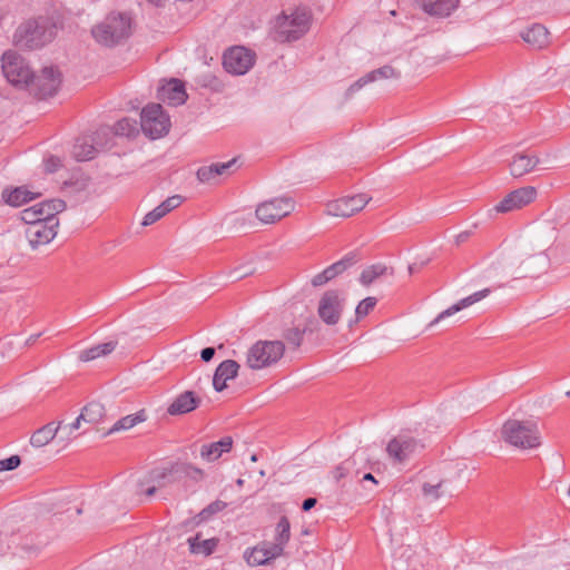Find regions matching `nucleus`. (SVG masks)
I'll return each instance as SVG.
<instances>
[{
	"instance_id": "774afa93",
	"label": "nucleus",
	"mask_w": 570,
	"mask_h": 570,
	"mask_svg": "<svg viewBox=\"0 0 570 570\" xmlns=\"http://www.w3.org/2000/svg\"><path fill=\"white\" fill-rule=\"evenodd\" d=\"M236 483H237V485H238V487H242V485H243V483H244V481H243L242 479H238V480L236 481Z\"/></svg>"
},
{
	"instance_id": "4c0bfd02",
	"label": "nucleus",
	"mask_w": 570,
	"mask_h": 570,
	"mask_svg": "<svg viewBox=\"0 0 570 570\" xmlns=\"http://www.w3.org/2000/svg\"><path fill=\"white\" fill-rule=\"evenodd\" d=\"M289 529L291 525L288 519L286 517H282L276 527L275 542L272 543L273 546H279V548H282V552L289 540Z\"/></svg>"
},
{
	"instance_id": "338daca9",
	"label": "nucleus",
	"mask_w": 570,
	"mask_h": 570,
	"mask_svg": "<svg viewBox=\"0 0 570 570\" xmlns=\"http://www.w3.org/2000/svg\"><path fill=\"white\" fill-rule=\"evenodd\" d=\"M250 461H252V462H256V461H257V455H256V454H252V456H250Z\"/></svg>"
},
{
	"instance_id": "9b49d317",
	"label": "nucleus",
	"mask_w": 570,
	"mask_h": 570,
	"mask_svg": "<svg viewBox=\"0 0 570 570\" xmlns=\"http://www.w3.org/2000/svg\"><path fill=\"white\" fill-rule=\"evenodd\" d=\"M346 294L343 291L330 289L323 293V323L335 325L341 320L346 306Z\"/></svg>"
},
{
	"instance_id": "69168bd1",
	"label": "nucleus",
	"mask_w": 570,
	"mask_h": 570,
	"mask_svg": "<svg viewBox=\"0 0 570 570\" xmlns=\"http://www.w3.org/2000/svg\"><path fill=\"white\" fill-rule=\"evenodd\" d=\"M312 284H313L314 286H317V285H320V284H321V274H317V275H315V276L313 277V279H312Z\"/></svg>"
},
{
	"instance_id": "37998d69",
	"label": "nucleus",
	"mask_w": 570,
	"mask_h": 570,
	"mask_svg": "<svg viewBox=\"0 0 570 570\" xmlns=\"http://www.w3.org/2000/svg\"><path fill=\"white\" fill-rule=\"evenodd\" d=\"M376 302L377 301L375 297H366L363 301H361L355 308V315H356L355 322H357L360 318L368 315L370 312L373 311V308L375 307Z\"/></svg>"
},
{
	"instance_id": "49530a36",
	"label": "nucleus",
	"mask_w": 570,
	"mask_h": 570,
	"mask_svg": "<svg viewBox=\"0 0 570 570\" xmlns=\"http://www.w3.org/2000/svg\"><path fill=\"white\" fill-rule=\"evenodd\" d=\"M313 331V327L312 326H306L304 330H299L298 327H293V328H289L286 334H285V337L286 340L294 344L295 346H298L301 344V341H302V336L303 334L306 332V331Z\"/></svg>"
},
{
	"instance_id": "8fccbe9b",
	"label": "nucleus",
	"mask_w": 570,
	"mask_h": 570,
	"mask_svg": "<svg viewBox=\"0 0 570 570\" xmlns=\"http://www.w3.org/2000/svg\"><path fill=\"white\" fill-rule=\"evenodd\" d=\"M227 507V503L224 502V501H220V500H216L214 502H212L209 505H207L202 512L200 514L204 517V518H207L212 514H215L217 512H220L222 510H224L225 508Z\"/></svg>"
},
{
	"instance_id": "c756f323",
	"label": "nucleus",
	"mask_w": 570,
	"mask_h": 570,
	"mask_svg": "<svg viewBox=\"0 0 570 570\" xmlns=\"http://www.w3.org/2000/svg\"><path fill=\"white\" fill-rule=\"evenodd\" d=\"M460 0H436L425 2L423 9L426 13L438 17H448L459 6Z\"/></svg>"
},
{
	"instance_id": "423d86ee",
	"label": "nucleus",
	"mask_w": 570,
	"mask_h": 570,
	"mask_svg": "<svg viewBox=\"0 0 570 570\" xmlns=\"http://www.w3.org/2000/svg\"><path fill=\"white\" fill-rule=\"evenodd\" d=\"M1 68L6 79L19 88L28 87L35 76L27 60L12 50L6 51L2 55Z\"/></svg>"
},
{
	"instance_id": "2eb2a0df",
	"label": "nucleus",
	"mask_w": 570,
	"mask_h": 570,
	"mask_svg": "<svg viewBox=\"0 0 570 570\" xmlns=\"http://www.w3.org/2000/svg\"><path fill=\"white\" fill-rule=\"evenodd\" d=\"M279 556H282V548L266 542L253 549H247L244 552L246 562L252 567L267 564L271 560H274Z\"/></svg>"
},
{
	"instance_id": "e2e57ef3",
	"label": "nucleus",
	"mask_w": 570,
	"mask_h": 570,
	"mask_svg": "<svg viewBox=\"0 0 570 570\" xmlns=\"http://www.w3.org/2000/svg\"><path fill=\"white\" fill-rule=\"evenodd\" d=\"M362 480H363V481H371V482H373V483H377V481L375 480V478L373 476V474H372V473H366V474H364Z\"/></svg>"
},
{
	"instance_id": "7c9ffc66",
	"label": "nucleus",
	"mask_w": 570,
	"mask_h": 570,
	"mask_svg": "<svg viewBox=\"0 0 570 570\" xmlns=\"http://www.w3.org/2000/svg\"><path fill=\"white\" fill-rule=\"evenodd\" d=\"M72 154L78 161H86L96 156L97 149L92 145L91 139L88 137H81L78 138L73 145Z\"/></svg>"
},
{
	"instance_id": "9d476101",
	"label": "nucleus",
	"mask_w": 570,
	"mask_h": 570,
	"mask_svg": "<svg viewBox=\"0 0 570 570\" xmlns=\"http://www.w3.org/2000/svg\"><path fill=\"white\" fill-rule=\"evenodd\" d=\"M255 63V53L244 47H234L224 53L223 65L227 72L243 76L247 73Z\"/></svg>"
},
{
	"instance_id": "4d7b16f0",
	"label": "nucleus",
	"mask_w": 570,
	"mask_h": 570,
	"mask_svg": "<svg viewBox=\"0 0 570 570\" xmlns=\"http://www.w3.org/2000/svg\"><path fill=\"white\" fill-rule=\"evenodd\" d=\"M215 355V348L214 347H205L200 352V357L204 362H209Z\"/></svg>"
},
{
	"instance_id": "79ce46f5",
	"label": "nucleus",
	"mask_w": 570,
	"mask_h": 570,
	"mask_svg": "<svg viewBox=\"0 0 570 570\" xmlns=\"http://www.w3.org/2000/svg\"><path fill=\"white\" fill-rule=\"evenodd\" d=\"M344 198L347 203L348 208L353 209V215L355 213H358L360 210H362L367 205V203L371 200V197L367 196L366 194H358L355 196H350V197H344Z\"/></svg>"
},
{
	"instance_id": "680f3d73",
	"label": "nucleus",
	"mask_w": 570,
	"mask_h": 570,
	"mask_svg": "<svg viewBox=\"0 0 570 570\" xmlns=\"http://www.w3.org/2000/svg\"><path fill=\"white\" fill-rule=\"evenodd\" d=\"M331 570H343V566L340 562H335L334 560L331 561Z\"/></svg>"
},
{
	"instance_id": "f704fd0d",
	"label": "nucleus",
	"mask_w": 570,
	"mask_h": 570,
	"mask_svg": "<svg viewBox=\"0 0 570 570\" xmlns=\"http://www.w3.org/2000/svg\"><path fill=\"white\" fill-rule=\"evenodd\" d=\"M171 473H175L179 478H188L193 481H200L204 479V471L190 463H176L170 469Z\"/></svg>"
},
{
	"instance_id": "bb28decb",
	"label": "nucleus",
	"mask_w": 570,
	"mask_h": 570,
	"mask_svg": "<svg viewBox=\"0 0 570 570\" xmlns=\"http://www.w3.org/2000/svg\"><path fill=\"white\" fill-rule=\"evenodd\" d=\"M60 430V423L56 424L55 422H50L45 426L38 429L31 436L30 443L36 448H42L47 445L50 441L55 439L57 433Z\"/></svg>"
},
{
	"instance_id": "473e14b6",
	"label": "nucleus",
	"mask_w": 570,
	"mask_h": 570,
	"mask_svg": "<svg viewBox=\"0 0 570 570\" xmlns=\"http://www.w3.org/2000/svg\"><path fill=\"white\" fill-rule=\"evenodd\" d=\"M146 413L145 411H139L135 414H130V415H126L121 419H119L110 429L109 431L106 433V435H109V434H112V433H116V432H120V431H127L131 428H134L135 425H137L138 423H141V422H145L146 421Z\"/></svg>"
},
{
	"instance_id": "2f4dec72",
	"label": "nucleus",
	"mask_w": 570,
	"mask_h": 570,
	"mask_svg": "<svg viewBox=\"0 0 570 570\" xmlns=\"http://www.w3.org/2000/svg\"><path fill=\"white\" fill-rule=\"evenodd\" d=\"M386 274L392 275L393 271L383 264H373L362 271V273L360 275V283L363 286H370L379 277L384 276Z\"/></svg>"
},
{
	"instance_id": "39448f33",
	"label": "nucleus",
	"mask_w": 570,
	"mask_h": 570,
	"mask_svg": "<svg viewBox=\"0 0 570 570\" xmlns=\"http://www.w3.org/2000/svg\"><path fill=\"white\" fill-rule=\"evenodd\" d=\"M55 36L52 27L46 19L29 20L17 29L16 42L28 49H37L51 41Z\"/></svg>"
},
{
	"instance_id": "cd10ccee",
	"label": "nucleus",
	"mask_w": 570,
	"mask_h": 570,
	"mask_svg": "<svg viewBox=\"0 0 570 570\" xmlns=\"http://www.w3.org/2000/svg\"><path fill=\"white\" fill-rule=\"evenodd\" d=\"M36 197V194L28 190L26 187H17L12 190L4 189L2 191V199L6 204L19 207L28 203L29 200L33 199Z\"/></svg>"
},
{
	"instance_id": "f257e3e1",
	"label": "nucleus",
	"mask_w": 570,
	"mask_h": 570,
	"mask_svg": "<svg viewBox=\"0 0 570 570\" xmlns=\"http://www.w3.org/2000/svg\"><path fill=\"white\" fill-rule=\"evenodd\" d=\"M131 33V19L125 13H110L91 29L94 39L101 46L114 47Z\"/></svg>"
},
{
	"instance_id": "a211bd4d",
	"label": "nucleus",
	"mask_w": 570,
	"mask_h": 570,
	"mask_svg": "<svg viewBox=\"0 0 570 570\" xmlns=\"http://www.w3.org/2000/svg\"><path fill=\"white\" fill-rule=\"evenodd\" d=\"M239 370V364L234 360H226L222 362L213 377V386L215 391L222 392L227 387V382L237 376Z\"/></svg>"
},
{
	"instance_id": "c03bdc74",
	"label": "nucleus",
	"mask_w": 570,
	"mask_h": 570,
	"mask_svg": "<svg viewBox=\"0 0 570 570\" xmlns=\"http://www.w3.org/2000/svg\"><path fill=\"white\" fill-rule=\"evenodd\" d=\"M442 485L443 481H440L436 484L424 483L422 487V492L428 500L435 501L442 495Z\"/></svg>"
},
{
	"instance_id": "20e7f679",
	"label": "nucleus",
	"mask_w": 570,
	"mask_h": 570,
	"mask_svg": "<svg viewBox=\"0 0 570 570\" xmlns=\"http://www.w3.org/2000/svg\"><path fill=\"white\" fill-rule=\"evenodd\" d=\"M309 26V14L305 9H296L291 14L283 13L276 20L274 39L279 42L295 41L301 38Z\"/></svg>"
},
{
	"instance_id": "f8f14e48",
	"label": "nucleus",
	"mask_w": 570,
	"mask_h": 570,
	"mask_svg": "<svg viewBox=\"0 0 570 570\" xmlns=\"http://www.w3.org/2000/svg\"><path fill=\"white\" fill-rule=\"evenodd\" d=\"M61 83L59 71L53 67H45L41 73L31 80L35 95L40 98L53 96Z\"/></svg>"
},
{
	"instance_id": "864d4df0",
	"label": "nucleus",
	"mask_w": 570,
	"mask_h": 570,
	"mask_svg": "<svg viewBox=\"0 0 570 570\" xmlns=\"http://www.w3.org/2000/svg\"><path fill=\"white\" fill-rule=\"evenodd\" d=\"M235 161H236L235 159H232V160H229L227 163L212 164L216 177L222 176V175H226L228 169L235 164Z\"/></svg>"
},
{
	"instance_id": "c9c22d12",
	"label": "nucleus",
	"mask_w": 570,
	"mask_h": 570,
	"mask_svg": "<svg viewBox=\"0 0 570 570\" xmlns=\"http://www.w3.org/2000/svg\"><path fill=\"white\" fill-rule=\"evenodd\" d=\"M105 416V406L99 402H90L87 404L81 413L80 419L90 424L99 423Z\"/></svg>"
},
{
	"instance_id": "603ef678",
	"label": "nucleus",
	"mask_w": 570,
	"mask_h": 570,
	"mask_svg": "<svg viewBox=\"0 0 570 570\" xmlns=\"http://www.w3.org/2000/svg\"><path fill=\"white\" fill-rule=\"evenodd\" d=\"M255 273V269L250 266H242V267H238V268H235L234 271H232L230 273V277H233L234 279H242L248 275H252Z\"/></svg>"
},
{
	"instance_id": "412c9836",
	"label": "nucleus",
	"mask_w": 570,
	"mask_h": 570,
	"mask_svg": "<svg viewBox=\"0 0 570 570\" xmlns=\"http://www.w3.org/2000/svg\"><path fill=\"white\" fill-rule=\"evenodd\" d=\"M183 203L180 195H174L165 199L156 208L147 213L141 222L142 226H150L161 219L166 214L177 208Z\"/></svg>"
},
{
	"instance_id": "a878e982",
	"label": "nucleus",
	"mask_w": 570,
	"mask_h": 570,
	"mask_svg": "<svg viewBox=\"0 0 570 570\" xmlns=\"http://www.w3.org/2000/svg\"><path fill=\"white\" fill-rule=\"evenodd\" d=\"M187 543L193 554L208 557L216 550L218 546V539H205L203 538L202 533H196L195 535L187 539Z\"/></svg>"
},
{
	"instance_id": "de8ad7c7",
	"label": "nucleus",
	"mask_w": 570,
	"mask_h": 570,
	"mask_svg": "<svg viewBox=\"0 0 570 570\" xmlns=\"http://www.w3.org/2000/svg\"><path fill=\"white\" fill-rule=\"evenodd\" d=\"M33 206L28 207L21 212V219L28 225L32 226L35 224H42L41 218H39Z\"/></svg>"
},
{
	"instance_id": "1a4fd4ad",
	"label": "nucleus",
	"mask_w": 570,
	"mask_h": 570,
	"mask_svg": "<svg viewBox=\"0 0 570 570\" xmlns=\"http://www.w3.org/2000/svg\"><path fill=\"white\" fill-rule=\"evenodd\" d=\"M295 208V203L291 197H276L261 203L255 210V215L263 224H274L289 215Z\"/></svg>"
},
{
	"instance_id": "f3484780",
	"label": "nucleus",
	"mask_w": 570,
	"mask_h": 570,
	"mask_svg": "<svg viewBox=\"0 0 570 570\" xmlns=\"http://www.w3.org/2000/svg\"><path fill=\"white\" fill-rule=\"evenodd\" d=\"M202 399L193 391H185L177 395L167 407L170 415H183L197 409Z\"/></svg>"
},
{
	"instance_id": "0eeeda50",
	"label": "nucleus",
	"mask_w": 570,
	"mask_h": 570,
	"mask_svg": "<svg viewBox=\"0 0 570 570\" xmlns=\"http://www.w3.org/2000/svg\"><path fill=\"white\" fill-rule=\"evenodd\" d=\"M140 126L146 136L157 139L169 131L170 119L159 104H150L141 110Z\"/></svg>"
},
{
	"instance_id": "f03ea898",
	"label": "nucleus",
	"mask_w": 570,
	"mask_h": 570,
	"mask_svg": "<svg viewBox=\"0 0 570 570\" xmlns=\"http://www.w3.org/2000/svg\"><path fill=\"white\" fill-rule=\"evenodd\" d=\"M502 440L518 449L530 450L541 445V434L538 424L533 421L510 419L501 429Z\"/></svg>"
},
{
	"instance_id": "ddd939ff",
	"label": "nucleus",
	"mask_w": 570,
	"mask_h": 570,
	"mask_svg": "<svg viewBox=\"0 0 570 570\" xmlns=\"http://www.w3.org/2000/svg\"><path fill=\"white\" fill-rule=\"evenodd\" d=\"M535 197L537 189L534 187H521L509 193L498 205H495L494 209L498 213H509L529 205L535 199Z\"/></svg>"
},
{
	"instance_id": "6ab92c4d",
	"label": "nucleus",
	"mask_w": 570,
	"mask_h": 570,
	"mask_svg": "<svg viewBox=\"0 0 570 570\" xmlns=\"http://www.w3.org/2000/svg\"><path fill=\"white\" fill-rule=\"evenodd\" d=\"M360 261L356 252L347 253L343 258L323 269V285L342 275Z\"/></svg>"
},
{
	"instance_id": "0e129e2a",
	"label": "nucleus",
	"mask_w": 570,
	"mask_h": 570,
	"mask_svg": "<svg viewBox=\"0 0 570 570\" xmlns=\"http://www.w3.org/2000/svg\"><path fill=\"white\" fill-rule=\"evenodd\" d=\"M40 335H41V334H36V335H31V336H29V338L26 341V344H27V345H31V344H33Z\"/></svg>"
},
{
	"instance_id": "5fc2aeb1",
	"label": "nucleus",
	"mask_w": 570,
	"mask_h": 570,
	"mask_svg": "<svg viewBox=\"0 0 570 570\" xmlns=\"http://www.w3.org/2000/svg\"><path fill=\"white\" fill-rule=\"evenodd\" d=\"M81 421H83V419H80V414H79L72 423L63 425V426L60 425V431L62 433H66L67 436H70L76 430H78L80 428Z\"/></svg>"
},
{
	"instance_id": "72a5a7b5",
	"label": "nucleus",
	"mask_w": 570,
	"mask_h": 570,
	"mask_svg": "<svg viewBox=\"0 0 570 570\" xmlns=\"http://www.w3.org/2000/svg\"><path fill=\"white\" fill-rule=\"evenodd\" d=\"M330 217L348 218L353 216V209H350L345 198H340L326 203L323 210Z\"/></svg>"
},
{
	"instance_id": "052dcab7",
	"label": "nucleus",
	"mask_w": 570,
	"mask_h": 570,
	"mask_svg": "<svg viewBox=\"0 0 570 570\" xmlns=\"http://www.w3.org/2000/svg\"><path fill=\"white\" fill-rule=\"evenodd\" d=\"M470 236V233L469 232H463V233H460L458 236H456V243L460 244V243H463L465 242Z\"/></svg>"
},
{
	"instance_id": "e433bc0d",
	"label": "nucleus",
	"mask_w": 570,
	"mask_h": 570,
	"mask_svg": "<svg viewBox=\"0 0 570 570\" xmlns=\"http://www.w3.org/2000/svg\"><path fill=\"white\" fill-rule=\"evenodd\" d=\"M528 264H534L535 267H531L527 269L523 274H521L519 277H538L541 273L546 272L548 269L549 259L544 254H538L529 257L527 259Z\"/></svg>"
},
{
	"instance_id": "4468645a",
	"label": "nucleus",
	"mask_w": 570,
	"mask_h": 570,
	"mask_svg": "<svg viewBox=\"0 0 570 570\" xmlns=\"http://www.w3.org/2000/svg\"><path fill=\"white\" fill-rule=\"evenodd\" d=\"M59 224H35L26 229V237L32 249H37L41 245L49 244L57 235Z\"/></svg>"
},
{
	"instance_id": "bf43d9fd",
	"label": "nucleus",
	"mask_w": 570,
	"mask_h": 570,
	"mask_svg": "<svg viewBox=\"0 0 570 570\" xmlns=\"http://www.w3.org/2000/svg\"><path fill=\"white\" fill-rule=\"evenodd\" d=\"M137 492H139V493H142V492H144L147 497H151V495H154V494H155V492H156V487H155V485H151V487H148V488H147V489H145V490H144L142 488H140V489H138V490H137Z\"/></svg>"
},
{
	"instance_id": "a19ab883",
	"label": "nucleus",
	"mask_w": 570,
	"mask_h": 570,
	"mask_svg": "<svg viewBox=\"0 0 570 570\" xmlns=\"http://www.w3.org/2000/svg\"><path fill=\"white\" fill-rule=\"evenodd\" d=\"M367 73H368V79H372L373 82L379 79H389V78L400 77V72H397L392 66H389V65L377 68L375 70H372Z\"/></svg>"
},
{
	"instance_id": "13d9d810",
	"label": "nucleus",
	"mask_w": 570,
	"mask_h": 570,
	"mask_svg": "<svg viewBox=\"0 0 570 570\" xmlns=\"http://www.w3.org/2000/svg\"><path fill=\"white\" fill-rule=\"evenodd\" d=\"M317 503V499L316 498H307L303 501V504H302V509L304 511H308L311 510L312 508H314Z\"/></svg>"
},
{
	"instance_id": "7ed1b4c3",
	"label": "nucleus",
	"mask_w": 570,
	"mask_h": 570,
	"mask_svg": "<svg viewBox=\"0 0 570 570\" xmlns=\"http://www.w3.org/2000/svg\"><path fill=\"white\" fill-rule=\"evenodd\" d=\"M285 345L281 341H257L246 353V365L252 370H263L276 364L284 355Z\"/></svg>"
},
{
	"instance_id": "58836bf2",
	"label": "nucleus",
	"mask_w": 570,
	"mask_h": 570,
	"mask_svg": "<svg viewBox=\"0 0 570 570\" xmlns=\"http://www.w3.org/2000/svg\"><path fill=\"white\" fill-rule=\"evenodd\" d=\"M355 468V461L353 459H347L342 462L340 465L335 468L332 472V478L336 483H340L342 480L347 479Z\"/></svg>"
},
{
	"instance_id": "5701e85b",
	"label": "nucleus",
	"mask_w": 570,
	"mask_h": 570,
	"mask_svg": "<svg viewBox=\"0 0 570 570\" xmlns=\"http://www.w3.org/2000/svg\"><path fill=\"white\" fill-rule=\"evenodd\" d=\"M33 208L40 216L41 222L59 224L56 215L65 210L66 203L61 199H50L33 205Z\"/></svg>"
},
{
	"instance_id": "b1692460",
	"label": "nucleus",
	"mask_w": 570,
	"mask_h": 570,
	"mask_svg": "<svg viewBox=\"0 0 570 570\" xmlns=\"http://www.w3.org/2000/svg\"><path fill=\"white\" fill-rule=\"evenodd\" d=\"M539 164V158L534 155L515 154L509 164L510 174L513 177H522L532 171Z\"/></svg>"
},
{
	"instance_id": "ea45409f",
	"label": "nucleus",
	"mask_w": 570,
	"mask_h": 570,
	"mask_svg": "<svg viewBox=\"0 0 570 570\" xmlns=\"http://www.w3.org/2000/svg\"><path fill=\"white\" fill-rule=\"evenodd\" d=\"M114 130L116 135L129 137L137 131V122L130 118H122L115 124Z\"/></svg>"
},
{
	"instance_id": "3c124183",
	"label": "nucleus",
	"mask_w": 570,
	"mask_h": 570,
	"mask_svg": "<svg viewBox=\"0 0 570 570\" xmlns=\"http://www.w3.org/2000/svg\"><path fill=\"white\" fill-rule=\"evenodd\" d=\"M20 463L21 459L19 455H11L8 459L0 460V472L14 470Z\"/></svg>"
},
{
	"instance_id": "09e8293b",
	"label": "nucleus",
	"mask_w": 570,
	"mask_h": 570,
	"mask_svg": "<svg viewBox=\"0 0 570 570\" xmlns=\"http://www.w3.org/2000/svg\"><path fill=\"white\" fill-rule=\"evenodd\" d=\"M197 178L202 183H210L216 178L213 166H203L197 170Z\"/></svg>"
},
{
	"instance_id": "6e6d98bb",
	"label": "nucleus",
	"mask_w": 570,
	"mask_h": 570,
	"mask_svg": "<svg viewBox=\"0 0 570 570\" xmlns=\"http://www.w3.org/2000/svg\"><path fill=\"white\" fill-rule=\"evenodd\" d=\"M61 166L58 157L51 156L45 160V169L48 173H55Z\"/></svg>"
},
{
	"instance_id": "dca6fc26",
	"label": "nucleus",
	"mask_w": 570,
	"mask_h": 570,
	"mask_svg": "<svg viewBox=\"0 0 570 570\" xmlns=\"http://www.w3.org/2000/svg\"><path fill=\"white\" fill-rule=\"evenodd\" d=\"M157 98L171 106L183 105L187 99L184 83L178 79H170L157 90Z\"/></svg>"
},
{
	"instance_id": "aec40b11",
	"label": "nucleus",
	"mask_w": 570,
	"mask_h": 570,
	"mask_svg": "<svg viewBox=\"0 0 570 570\" xmlns=\"http://www.w3.org/2000/svg\"><path fill=\"white\" fill-rule=\"evenodd\" d=\"M489 294H490V289L489 288H484L482 291L473 293L472 295H470L468 297H464V298L460 299L458 303L453 304L452 306H450L445 311L441 312L430 323L429 326H433V325L440 323L441 321H443L444 318H446L449 316H452L455 313L462 311L463 308H466V307L471 306L472 304H474V303L481 301L482 298L487 297Z\"/></svg>"
},
{
	"instance_id": "393cba45",
	"label": "nucleus",
	"mask_w": 570,
	"mask_h": 570,
	"mask_svg": "<svg viewBox=\"0 0 570 570\" xmlns=\"http://www.w3.org/2000/svg\"><path fill=\"white\" fill-rule=\"evenodd\" d=\"M522 39L535 49H542L549 45V31L540 24L534 23L521 33Z\"/></svg>"
},
{
	"instance_id": "c85d7f7f",
	"label": "nucleus",
	"mask_w": 570,
	"mask_h": 570,
	"mask_svg": "<svg viewBox=\"0 0 570 570\" xmlns=\"http://www.w3.org/2000/svg\"><path fill=\"white\" fill-rule=\"evenodd\" d=\"M117 346L116 341L105 342L87 350H83L79 354V360L82 362L94 361L98 357L107 356L115 351Z\"/></svg>"
},
{
	"instance_id": "6e6552de",
	"label": "nucleus",
	"mask_w": 570,
	"mask_h": 570,
	"mask_svg": "<svg viewBox=\"0 0 570 570\" xmlns=\"http://www.w3.org/2000/svg\"><path fill=\"white\" fill-rule=\"evenodd\" d=\"M424 444L410 435H397L390 440L386 453L394 463H404L420 454Z\"/></svg>"
},
{
	"instance_id": "4be33fe9",
	"label": "nucleus",
	"mask_w": 570,
	"mask_h": 570,
	"mask_svg": "<svg viewBox=\"0 0 570 570\" xmlns=\"http://www.w3.org/2000/svg\"><path fill=\"white\" fill-rule=\"evenodd\" d=\"M233 439L232 436H224L219 441L203 444L200 446V458L207 462H214L218 460L223 453H227L232 450Z\"/></svg>"
},
{
	"instance_id": "a18cd8bd",
	"label": "nucleus",
	"mask_w": 570,
	"mask_h": 570,
	"mask_svg": "<svg viewBox=\"0 0 570 570\" xmlns=\"http://www.w3.org/2000/svg\"><path fill=\"white\" fill-rule=\"evenodd\" d=\"M372 79H368V73L364 75L360 79H357L355 82H353L345 91V99H350L356 94L358 90H361L364 86L372 83Z\"/></svg>"
}]
</instances>
